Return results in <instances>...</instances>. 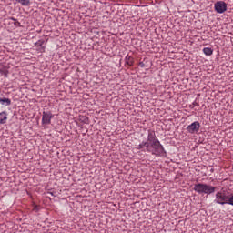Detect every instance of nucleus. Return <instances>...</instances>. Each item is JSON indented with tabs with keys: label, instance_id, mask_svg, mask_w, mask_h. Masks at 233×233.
Here are the masks:
<instances>
[{
	"label": "nucleus",
	"instance_id": "nucleus-1",
	"mask_svg": "<svg viewBox=\"0 0 233 233\" xmlns=\"http://www.w3.org/2000/svg\"><path fill=\"white\" fill-rule=\"evenodd\" d=\"M138 150H146L155 156H163V154H165V148H163V145H161L157 137H156V133L154 132L148 134L147 142L139 144Z\"/></svg>",
	"mask_w": 233,
	"mask_h": 233
},
{
	"label": "nucleus",
	"instance_id": "nucleus-2",
	"mask_svg": "<svg viewBox=\"0 0 233 233\" xmlns=\"http://www.w3.org/2000/svg\"><path fill=\"white\" fill-rule=\"evenodd\" d=\"M194 190L198 192V194H207L208 196L216 192V187L214 186L198 183L194 186Z\"/></svg>",
	"mask_w": 233,
	"mask_h": 233
},
{
	"label": "nucleus",
	"instance_id": "nucleus-3",
	"mask_svg": "<svg viewBox=\"0 0 233 233\" xmlns=\"http://www.w3.org/2000/svg\"><path fill=\"white\" fill-rule=\"evenodd\" d=\"M229 196L230 194L228 191H227L225 188H222L220 191L216 193L215 202H217L218 205H228Z\"/></svg>",
	"mask_w": 233,
	"mask_h": 233
},
{
	"label": "nucleus",
	"instance_id": "nucleus-4",
	"mask_svg": "<svg viewBox=\"0 0 233 233\" xmlns=\"http://www.w3.org/2000/svg\"><path fill=\"white\" fill-rule=\"evenodd\" d=\"M214 8L217 14H225V11L227 10V3L224 1L216 2Z\"/></svg>",
	"mask_w": 233,
	"mask_h": 233
},
{
	"label": "nucleus",
	"instance_id": "nucleus-5",
	"mask_svg": "<svg viewBox=\"0 0 233 233\" xmlns=\"http://www.w3.org/2000/svg\"><path fill=\"white\" fill-rule=\"evenodd\" d=\"M199 128H201V124L195 121L191 125L187 126V130L189 134H198V132H199Z\"/></svg>",
	"mask_w": 233,
	"mask_h": 233
},
{
	"label": "nucleus",
	"instance_id": "nucleus-6",
	"mask_svg": "<svg viewBox=\"0 0 233 233\" xmlns=\"http://www.w3.org/2000/svg\"><path fill=\"white\" fill-rule=\"evenodd\" d=\"M52 117H54V115H52L50 112H43V116H42L43 125H50V123H52Z\"/></svg>",
	"mask_w": 233,
	"mask_h": 233
},
{
	"label": "nucleus",
	"instance_id": "nucleus-7",
	"mask_svg": "<svg viewBox=\"0 0 233 233\" xmlns=\"http://www.w3.org/2000/svg\"><path fill=\"white\" fill-rule=\"evenodd\" d=\"M8 121V114L5 111L0 113V125H5Z\"/></svg>",
	"mask_w": 233,
	"mask_h": 233
},
{
	"label": "nucleus",
	"instance_id": "nucleus-8",
	"mask_svg": "<svg viewBox=\"0 0 233 233\" xmlns=\"http://www.w3.org/2000/svg\"><path fill=\"white\" fill-rule=\"evenodd\" d=\"M126 65H128V66H132L134 65V57L131 56H127L125 58Z\"/></svg>",
	"mask_w": 233,
	"mask_h": 233
},
{
	"label": "nucleus",
	"instance_id": "nucleus-9",
	"mask_svg": "<svg viewBox=\"0 0 233 233\" xmlns=\"http://www.w3.org/2000/svg\"><path fill=\"white\" fill-rule=\"evenodd\" d=\"M203 52H204L205 56H212V54H214V51L210 47H205L203 49Z\"/></svg>",
	"mask_w": 233,
	"mask_h": 233
},
{
	"label": "nucleus",
	"instance_id": "nucleus-10",
	"mask_svg": "<svg viewBox=\"0 0 233 233\" xmlns=\"http://www.w3.org/2000/svg\"><path fill=\"white\" fill-rule=\"evenodd\" d=\"M16 3H20L23 6H28L30 5V0H15Z\"/></svg>",
	"mask_w": 233,
	"mask_h": 233
},
{
	"label": "nucleus",
	"instance_id": "nucleus-11",
	"mask_svg": "<svg viewBox=\"0 0 233 233\" xmlns=\"http://www.w3.org/2000/svg\"><path fill=\"white\" fill-rule=\"evenodd\" d=\"M0 103L1 105H5V103H6V105H10L11 101L8 98H0Z\"/></svg>",
	"mask_w": 233,
	"mask_h": 233
},
{
	"label": "nucleus",
	"instance_id": "nucleus-12",
	"mask_svg": "<svg viewBox=\"0 0 233 233\" xmlns=\"http://www.w3.org/2000/svg\"><path fill=\"white\" fill-rule=\"evenodd\" d=\"M228 205H231L233 207V195H229Z\"/></svg>",
	"mask_w": 233,
	"mask_h": 233
},
{
	"label": "nucleus",
	"instance_id": "nucleus-13",
	"mask_svg": "<svg viewBox=\"0 0 233 233\" xmlns=\"http://www.w3.org/2000/svg\"><path fill=\"white\" fill-rule=\"evenodd\" d=\"M15 26H19V25H21V23H19L18 21H15Z\"/></svg>",
	"mask_w": 233,
	"mask_h": 233
},
{
	"label": "nucleus",
	"instance_id": "nucleus-14",
	"mask_svg": "<svg viewBox=\"0 0 233 233\" xmlns=\"http://www.w3.org/2000/svg\"><path fill=\"white\" fill-rule=\"evenodd\" d=\"M34 210H35V211L39 210V208H38L37 205H35V207H34Z\"/></svg>",
	"mask_w": 233,
	"mask_h": 233
},
{
	"label": "nucleus",
	"instance_id": "nucleus-15",
	"mask_svg": "<svg viewBox=\"0 0 233 233\" xmlns=\"http://www.w3.org/2000/svg\"><path fill=\"white\" fill-rule=\"evenodd\" d=\"M3 74H4V76H5V77H6V76H8V71H5Z\"/></svg>",
	"mask_w": 233,
	"mask_h": 233
},
{
	"label": "nucleus",
	"instance_id": "nucleus-16",
	"mask_svg": "<svg viewBox=\"0 0 233 233\" xmlns=\"http://www.w3.org/2000/svg\"><path fill=\"white\" fill-rule=\"evenodd\" d=\"M36 45H40L41 46V45H43V42H36Z\"/></svg>",
	"mask_w": 233,
	"mask_h": 233
}]
</instances>
